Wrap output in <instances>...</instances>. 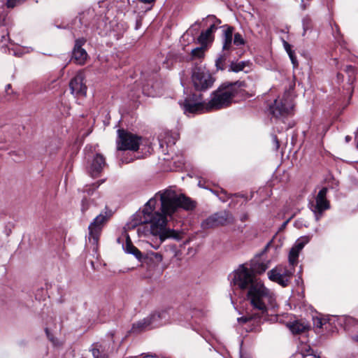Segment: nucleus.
Masks as SVG:
<instances>
[{"label": "nucleus", "instance_id": "1", "mask_svg": "<svg viewBox=\"0 0 358 358\" xmlns=\"http://www.w3.org/2000/svg\"><path fill=\"white\" fill-rule=\"evenodd\" d=\"M196 203L183 194H178L174 190L166 189L159 192L150 199L142 211L141 223L150 224V233L159 238V243L152 245L157 249L167 238L180 240V234L167 227L168 217H171L179 208L186 210H193Z\"/></svg>", "mask_w": 358, "mask_h": 358}, {"label": "nucleus", "instance_id": "2", "mask_svg": "<svg viewBox=\"0 0 358 358\" xmlns=\"http://www.w3.org/2000/svg\"><path fill=\"white\" fill-rule=\"evenodd\" d=\"M231 282L241 290L245 292L247 300L258 311L238 317V322L241 324H251L252 327L249 330L256 331L261 318L266 317L270 311H274L277 307L274 293L260 281L253 279L244 266H241L233 273Z\"/></svg>", "mask_w": 358, "mask_h": 358}, {"label": "nucleus", "instance_id": "3", "mask_svg": "<svg viewBox=\"0 0 358 358\" xmlns=\"http://www.w3.org/2000/svg\"><path fill=\"white\" fill-rule=\"evenodd\" d=\"M243 84L240 82L224 84L211 94L210 100L207 102L192 103L186 100L184 105L185 113H196L201 111H211L229 106L233 99L241 91Z\"/></svg>", "mask_w": 358, "mask_h": 358}, {"label": "nucleus", "instance_id": "4", "mask_svg": "<svg viewBox=\"0 0 358 358\" xmlns=\"http://www.w3.org/2000/svg\"><path fill=\"white\" fill-rule=\"evenodd\" d=\"M309 241L310 238L308 236H303L299 238L291 248L289 253L288 260L289 266L287 267L282 265L276 266L268 271V278L278 283L282 287H287L289 284L291 278L295 272L294 266L298 263L299 253Z\"/></svg>", "mask_w": 358, "mask_h": 358}, {"label": "nucleus", "instance_id": "5", "mask_svg": "<svg viewBox=\"0 0 358 358\" xmlns=\"http://www.w3.org/2000/svg\"><path fill=\"white\" fill-rule=\"evenodd\" d=\"M171 315L167 310L156 311L147 317L133 324L134 331H141L156 328L166 324L170 320Z\"/></svg>", "mask_w": 358, "mask_h": 358}, {"label": "nucleus", "instance_id": "6", "mask_svg": "<svg viewBox=\"0 0 358 358\" xmlns=\"http://www.w3.org/2000/svg\"><path fill=\"white\" fill-rule=\"evenodd\" d=\"M112 214L111 210H106L104 213H101L89 226V243L92 245V250L95 252L98 249L99 240L103 226L112 216Z\"/></svg>", "mask_w": 358, "mask_h": 358}, {"label": "nucleus", "instance_id": "7", "mask_svg": "<svg viewBox=\"0 0 358 358\" xmlns=\"http://www.w3.org/2000/svg\"><path fill=\"white\" fill-rule=\"evenodd\" d=\"M293 103L291 95L285 92L282 97H278L270 106V113L276 118L285 117L291 113Z\"/></svg>", "mask_w": 358, "mask_h": 358}, {"label": "nucleus", "instance_id": "8", "mask_svg": "<svg viewBox=\"0 0 358 358\" xmlns=\"http://www.w3.org/2000/svg\"><path fill=\"white\" fill-rule=\"evenodd\" d=\"M192 82L196 90H206L212 87L214 79L204 67L195 66L192 70Z\"/></svg>", "mask_w": 358, "mask_h": 358}, {"label": "nucleus", "instance_id": "9", "mask_svg": "<svg viewBox=\"0 0 358 358\" xmlns=\"http://www.w3.org/2000/svg\"><path fill=\"white\" fill-rule=\"evenodd\" d=\"M328 189L322 187L315 196V199L310 203V208L313 213L315 220L318 221L323 216L325 210L331 207L330 202L327 198Z\"/></svg>", "mask_w": 358, "mask_h": 358}, {"label": "nucleus", "instance_id": "10", "mask_svg": "<svg viewBox=\"0 0 358 358\" xmlns=\"http://www.w3.org/2000/svg\"><path fill=\"white\" fill-rule=\"evenodd\" d=\"M141 140V138L137 135L119 129L117 141V150L136 151L138 150Z\"/></svg>", "mask_w": 358, "mask_h": 358}, {"label": "nucleus", "instance_id": "11", "mask_svg": "<svg viewBox=\"0 0 358 358\" xmlns=\"http://www.w3.org/2000/svg\"><path fill=\"white\" fill-rule=\"evenodd\" d=\"M84 76L81 72H78L76 76L71 79L69 87L71 93L76 96H85L87 87L83 83Z\"/></svg>", "mask_w": 358, "mask_h": 358}, {"label": "nucleus", "instance_id": "12", "mask_svg": "<svg viewBox=\"0 0 358 358\" xmlns=\"http://www.w3.org/2000/svg\"><path fill=\"white\" fill-rule=\"evenodd\" d=\"M222 29V51L229 52L232 50L234 27L229 25H223Z\"/></svg>", "mask_w": 358, "mask_h": 358}, {"label": "nucleus", "instance_id": "13", "mask_svg": "<svg viewBox=\"0 0 358 358\" xmlns=\"http://www.w3.org/2000/svg\"><path fill=\"white\" fill-rule=\"evenodd\" d=\"M85 43V40L83 38L77 39L75 43L72 59L78 64H84L87 58V52L82 48Z\"/></svg>", "mask_w": 358, "mask_h": 358}, {"label": "nucleus", "instance_id": "14", "mask_svg": "<svg viewBox=\"0 0 358 358\" xmlns=\"http://www.w3.org/2000/svg\"><path fill=\"white\" fill-rule=\"evenodd\" d=\"M227 218L225 215L214 214L202 222L203 229L214 228L220 225H224L227 223Z\"/></svg>", "mask_w": 358, "mask_h": 358}, {"label": "nucleus", "instance_id": "15", "mask_svg": "<svg viewBox=\"0 0 358 358\" xmlns=\"http://www.w3.org/2000/svg\"><path fill=\"white\" fill-rule=\"evenodd\" d=\"M106 166L105 158L101 154H96L94 157L90 171L92 176H97Z\"/></svg>", "mask_w": 358, "mask_h": 358}, {"label": "nucleus", "instance_id": "16", "mask_svg": "<svg viewBox=\"0 0 358 358\" xmlns=\"http://www.w3.org/2000/svg\"><path fill=\"white\" fill-rule=\"evenodd\" d=\"M287 327L293 334H301L310 329V326L308 323L301 320H296L289 323L287 324Z\"/></svg>", "mask_w": 358, "mask_h": 358}, {"label": "nucleus", "instance_id": "17", "mask_svg": "<svg viewBox=\"0 0 358 358\" xmlns=\"http://www.w3.org/2000/svg\"><path fill=\"white\" fill-rule=\"evenodd\" d=\"M241 266H244L248 270V271L250 273L252 278L255 280H257L258 281H259V280L257 279L254 276L253 273L261 274V273H264L268 267L267 264H265L264 262H255L252 263L251 268H250L251 271H250L244 265H241ZM240 267H241V266L238 268V269ZM260 282L263 284V282L261 280H260Z\"/></svg>", "mask_w": 358, "mask_h": 358}, {"label": "nucleus", "instance_id": "18", "mask_svg": "<svg viewBox=\"0 0 358 358\" xmlns=\"http://www.w3.org/2000/svg\"><path fill=\"white\" fill-rule=\"evenodd\" d=\"M123 248L126 252L134 255L138 259H141L142 257L141 252L132 244L128 235L126 236V241L125 243L123 244Z\"/></svg>", "mask_w": 358, "mask_h": 358}, {"label": "nucleus", "instance_id": "19", "mask_svg": "<svg viewBox=\"0 0 358 358\" xmlns=\"http://www.w3.org/2000/svg\"><path fill=\"white\" fill-rule=\"evenodd\" d=\"M206 48L204 47H199L193 49L191 52V59H201L204 57Z\"/></svg>", "mask_w": 358, "mask_h": 358}, {"label": "nucleus", "instance_id": "20", "mask_svg": "<svg viewBox=\"0 0 358 358\" xmlns=\"http://www.w3.org/2000/svg\"><path fill=\"white\" fill-rule=\"evenodd\" d=\"M227 60V52L221 54L215 61V66L217 70H224Z\"/></svg>", "mask_w": 358, "mask_h": 358}, {"label": "nucleus", "instance_id": "21", "mask_svg": "<svg viewBox=\"0 0 358 358\" xmlns=\"http://www.w3.org/2000/svg\"><path fill=\"white\" fill-rule=\"evenodd\" d=\"M213 39V34L210 32H208V30L206 31L201 32L200 36L198 38L199 42L202 45H206L208 41H211Z\"/></svg>", "mask_w": 358, "mask_h": 358}, {"label": "nucleus", "instance_id": "22", "mask_svg": "<svg viewBox=\"0 0 358 358\" xmlns=\"http://www.w3.org/2000/svg\"><path fill=\"white\" fill-rule=\"evenodd\" d=\"M233 43L236 46L245 45L246 41L240 33H236L234 35Z\"/></svg>", "mask_w": 358, "mask_h": 358}, {"label": "nucleus", "instance_id": "23", "mask_svg": "<svg viewBox=\"0 0 358 358\" xmlns=\"http://www.w3.org/2000/svg\"><path fill=\"white\" fill-rule=\"evenodd\" d=\"M98 347L99 346L98 345H96L92 349V353L94 358H108L106 354L101 351Z\"/></svg>", "mask_w": 358, "mask_h": 358}, {"label": "nucleus", "instance_id": "24", "mask_svg": "<svg viewBox=\"0 0 358 358\" xmlns=\"http://www.w3.org/2000/svg\"><path fill=\"white\" fill-rule=\"evenodd\" d=\"M245 66V63L243 62L238 63H231L230 65V71L234 72H239L243 71Z\"/></svg>", "mask_w": 358, "mask_h": 358}, {"label": "nucleus", "instance_id": "25", "mask_svg": "<svg viewBox=\"0 0 358 358\" xmlns=\"http://www.w3.org/2000/svg\"><path fill=\"white\" fill-rule=\"evenodd\" d=\"M345 71L348 74L349 81L352 83L355 80V69L352 66H346Z\"/></svg>", "mask_w": 358, "mask_h": 358}, {"label": "nucleus", "instance_id": "26", "mask_svg": "<svg viewBox=\"0 0 358 358\" xmlns=\"http://www.w3.org/2000/svg\"><path fill=\"white\" fill-rule=\"evenodd\" d=\"M178 139V134H175L173 136H169V134H167V136L165 137V142L168 145H174Z\"/></svg>", "mask_w": 358, "mask_h": 358}, {"label": "nucleus", "instance_id": "27", "mask_svg": "<svg viewBox=\"0 0 358 358\" xmlns=\"http://www.w3.org/2000/svg\"><path fill=\"white\" fill-rule=\"evenodd\" d=\"M323 320L320 317L313 318V325L315 328L320 329L323 326Z\"/></svg>", "mask_w": 358, "mask_h": 358}, {"label": "nucleus", "instance_id": "28", "mask_svg": "<svg viewBox=\"0 0 358 358\" xmlns=\"http://www.w3.org/2000/svg\"><path fill=\"white\" fill-rule=\"evenodd\" d=\"M23 0H8L7 6L9 8H13L16 6L18 3H20Z\"/></svg>", "mask_w": 358, "mask_h": 358}, {"label": "nucleus", "instance_id": "29", "mask_svg": "<svg viewBox=\"0 0 358 358\" xmlns=\"http://www.w3.org/2000/svg\"><path fill=\"white\" fill-rule=\"evenodd\" d=\"M89 208V202L86 199H83L82 200V206L81 210L84 213Z\"/></svg>", "mask_w": 358, "mask_h": 358}, {"label": "nucleus", "instance_id": "30", "mask_svg": "<svg viewBox=\"0 0 358 358\" xmlns=\"http://www.w3.org/2000/svg\"><path fill=\"white\" fill-rule=\"evenodd\" d=\"M288 55H289V56L290 57V59H291L293 65L294 66H296L298 65V62H297V60H296V57L294 55V52H289V54H288Z\"/></svg>", "mask_w": 358, "mask_h": 358}, {"label": "nucleus", "instance_id": "31", "mask_svg": "<svg viewBox=\"0 0 358 358\" xmlns=\"http://www.w3.org/2000/svg\"><path fill=\"white\" fill-rule=\"evenodd\" d=\"M283 44H284V48L288 54H289V52H293L291 49V45L287 41H284Z\"/></svg>", "mask_w": 358, "mask_h": 358}, {"label": "nucleus", "instance_id": "32", "mask_svg": "<svg viewBox=\"0 0 358 358\" xmlns=\"http://www.w3.org/2000/svg\"><path fill=\"white\" fill-rule=\"evenodd\" d=\"M153 255L157 262H160L162 261L163 257L161 253L155 252V253H153Z\"/></svg>", "mask_w": 358, "mask_h": 358}, {"label": "nucleus", "instance_id": "33", "mask_svg": "<svg viewBox=\"0 0 358 358\" xmlns=\"http://www.w3.org/2000/svg\"><path fill=\"white\" fill-rule=\"evenodd\" d=\"M217 29L216 26L215 24H212L207 30L208 32H210L211 34L215 31Z\"/></svg>", "mask_w": 358, "mask_h": 358}, {"label": "nucleus", "instance_id": "34", "mask_svg": "<svg viewBox=\"0 0 358 358\" xmlns=\"http://www.w3.org/2000/svg\"><path fill=\"white\" fill-rule=\"evenodd\" d=\"M291 219H292V217H289L285 222H283V224L281 225V227L280 228V231L283 230L286 227L287 224H288V222L290 221Z\"/></svg>", "mask_w": 358, "mask_h": 358}, {"label": "nucleus", "instance_id": "35", "mask_svg": "<svg viewBox=\"0 0 358 358\" xmlns=\"http://www.w3.org/2000/svg\"><path fill=\"white\" fill-rule=\"evenodd\" d=\"M186 100H190V101H191L192 103H195V102H201V101H200V100H201V98H199V100H197V99H196V100H195V101H194V100H193V99H190V98H187V99L184 101V102H183V103H182V107H183V110H185L184 105H185V101H186Z\"/></svg>", "mask_w": 358, "mask_h": 358}, {"label": "nucleus", "instance_id": "36", "mask_svg": "<svg viewBox=\"0 0 358 358\" xmlns=\"http://www.w3.org/2000/svg\"><path fill=\"white\" fill-rule=\"evenodd\" d=\"M141 2H143L144 3H152L155 1V0H138Z\"/></svg>", "mask_w": 358, "mask_h": 358}, {"label": "nucleus", "instance_id": "37", "mask_svg": "<svg viewBox=\"0 0 358 358\" xmlns=\"http://www.w3.org/2000/svg\"><path fill=\"white\" fill-rule=\"evenodd\" d=\"M84 192H87L88 194H90L91 189L87 186L85 188Z\"/></svg>", "mask_w": 358, "mask_h": 358}, {"label": "nucleus", "instance_id": "38", "mask_svg": "<svg viewBox=\"0 0 358 358\" xmlns=\"http://www.w3.org/2000/svg\"><path fill=\"white\" fill-rule=\"evenodd\" d=\"M274 140H275V141L276 143V147L278 148L279 147V143H278V139H277V138L275 136L274 137Z\"/></svg>", "mask_w": 358, "mask_h": 358}, {"label": "nucleus", "instance_id": "39", "mask_svg": "<svg viewBox=\"0 0 358 358\" xmlns=\"http://www.w3.org/2000/svg\"><path fill=\"white\" fill-rule=\"evenodd\" d=\"M100 184H101L100 182H99V183H97V184H94L92 186H93V187H94V186H95V187H94V189H94L95 188H97V187L100 185Z\"/></svg>", "mask_w": 358, "mask_h": 358}, {"label": "nucleus", "instance_id": "40", "mask_svg": "<svg viewBox=\"0 0 358 358\" xmlns=\"http://www.w3.org/2000/svg\"><path fill=\"white\" fill-rule=\"evenodd\" d=\"M308 358H320L318 356L316 355H310Z\"/></svg>", "mask_w": 358, "mask_h": 358}, {"label": "nucleus", "instance_id": "41", "mask_svg": "<svg viewBox=\"0 0 358 358\" xmlns=\"http://www.w3.org/2000/svg\"><path fill=\"white\" fill-rule=\"evenodd\" d=\"M174 252H175V256L177 257L179 252L178 250H176V248H174Z\"/></svg>", "mask_w": 358, "mask_h": 358}, {"label": "nucleus", "instance_id": "42", "mask_svg": "<svg viewBox=\"0 0 358 358\" xmlns=\"http://www.w3.org/2000/svg\"><path fill=\"white\" fill-rule=\"evenodd\" d=\"M354 340H355V341H357V342H358V336H355L354 337Z\"/></svg>", "mask_w": 358, "mask_h": 358}, {"label": "nucleus", "instance_id": "43", "mask_svg": "<svg viewBox=\"0 0 358 358\" xmlns=\"http://www.w3.org/2000/svg\"><path fill=\"white\" fill-rule=\"evenodd\" d=\"M349 139H350V138H349V137H348V136H347V137H346V141H349Z\"/></svg>", "mask_w": 358, "mask_h": 358}]
</instances>
